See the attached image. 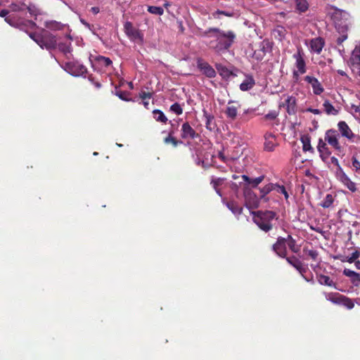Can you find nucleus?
<instances>
[{"label":"nucleus","mask_w":360,"mask_h":360,"mask_svg":"<svg viewBox=\"0 0 360 360\" xmlns=\"http://www.w3.org/2000/svg\"><path fill=\"white\" fill-rule=\"evenodd\" d=\"M124 30L131 41L139 40L143 41V34L133 26L131 22L127 21L124 24Z\"/></svg>","instance_id":"9d476101"},{"label":"nucleus","mask_w":360,"mask_h":360,"mask_svg":"<svg viewBox=\"0 0 360 360\" xmlns=\"http://www.w3.org/2000/svg\"><path fill=\"white\" fill-rule=\"evenodd\" d=\"M333 202H334L333 196L331 194H327L320 205L323 208H328L332 205Z\"/></svg>","instance_id":"4c0bfd02"},{"label":"nucleus","mask_w":360,"mask_h":360,"mask_svg":"<svg viewBox=\"0 0 360 360\" xmlns=\"http://www.w3.org/2000/svg\"><path fill=\"white\" fill-rule=\"evenodd\" d=\"M197 67L206 77L209 78H213L216 76L214 69L207 62H205L201 59L198 60Z\"/></svg>","instance_id":"4468645a"},{"label":"nucleus","mask_w":360,"mask_h":360,"mask_svg":"<svg viewBox=\"0 0 360 360\" xmlns=\"http://www.w3.org/2000/svg\"><path fill=\"white\" fill-rule=\"evenodd\" d=\"M360 252L358 250L354 251L352 253L349 257H347L346 259H342V262H347L350 264L356 262V259L359 257Z\"/></svg>","instance_id":"c03bdc74"},{"label":"nucleus","mask_w":360,"mask_h":360,"mask_svg":"<svg viewBox=\"0 0 360 360\" xmlns=\"http://www.w3.org/2000/svg\"><path fill=\"white\" fill-rule=\"evenodd\" d=\"M226 207L236 215L241 214L243 212V207L235 201H229L226 203Z\"/></svg>","instance_id":"c85d7f7f"},{"label":"nucleus","mask_w":360,"mask_h":360,"mask_svg":"<svg viewBox=\"0 0 360 360\" xmlns=\"http://www.w3.org/2000/svg\"><path fill=\"white\" fill-rule=\"evenodd\" d=\"M218 157L227 165H229L231 162H234L236 160H237V157L225 155L223 152H219Z\"/></svg>","instance_id":"58836bf2"},{"label":"nucleus","mask_w":360,"mask_h":360,"mask_svg":"<svg viewBox=\"0 0 360 360\" xmlns=\"http://www.w3.org/2000/svg\"><path fill=\"white\" fill-rule=\"evenodd\" d=\"M216 68L218 70L219 75L223 78L228 79L231 75H233V73H232V72L231 70H229L226 67H225V66H224V65H222L221 64L216 65Z\"/></svg>","instance_id":"7c9ffc66"},{"label":"nucleus","mask_w":360,"mask_h":360,"mask_svg":"<svg viewBox=\"0 0 360 360\" xmlns=\"http://www.w3.org/2000/svg\"><path fill=\"white\" fill-rule=\"evenodd\" d=\"M338 178L340 181L352 193L357 191L356 183L353 182L349 179V177L342 171V169H340V171L338 173Z\"/></svg>","instance_id":"ddd939ff"},{"label":"nucleus","mask_w":360,"mask_h":360,"mask_svg":"<svg viewBox=\"0 0 360 360\" xmlns=\"http://www.w3.org/2000/svg\"><path fill=\"white\" fill-rule=\"evenodd\" d=\"M212 15L214 18H218L219 15H224L227 17H232L233 16L234 13L232 11L217 10Z\"/></svg>","instance_id":"09e8293b"},{"label":"nucleus","mask_w":360,"mask_h":360,"mask_svg":"<svg viewBox=\"0 0 360 360\" xmlns=\"http://www.w3.org/2000/svg\"><path fill=\"white\" fill-rule=\"evenodd\" d=\"M305 176L309 177L310 179L314 178L316 179V176L311 173V172L309 169H307L304 172Z\"/></svg>","instance_id":"774afa93"},{"label":"nucleus","mask_w":360,"mask_h":360,"mask_svg":"<svg viewBox=\"0 0 360 360\" xmlns=\"http://www.w3.org/2000/svg\"><path fill=\"white\" fill-rule=\"evenodd\" d=\"M304 81L311 84L314 94L320 95L323 93V88L316 77L307 75L304 77Z\"/></svg>","instance_id":"dca6fc26"},{"label":"nucleus","mask_w":360,"mask_h":360,"mask_svg":"<svg viewBox=\"0 0 360 360\" xmlns=\"http://www.w3.org/2000/svg\"><path fill=\"white\" fill-rule=\"evenodd\" d=\"M255 84L253 77L250 75H245V79L240 84V89L243 91L251 89Z\"/></svg>","instance_id":"412c9836"},{"label":"nucleus","mask_w":360,"mask_h":360,"mask_svg":"<svg viewBox=\"0 0 360 360\" xmlns=\"http://www.w3.org/2000/svg\"><path fill=\"white\" fill-rule=\"evenodd\" d=\"M57 47L66 57H68V55L71 54L72 47L70 41L57 43Z\"/></svg>","instance_id":"c756f323"},{"label":"nucleus","mask_w":360,"mask_h":360,"mask_svg":"<svg viewBox=\"0 0 360 360\" xmlns=\"http://www.w3.org/2000/svg\"><path fill=\"white\" fill-rule=\"evenodd\" d=\"M170 110L173 112H182V108L178 103H175L171 105Z\"/></svg>","instance_id":"5fc2aeb1"},{"label":"nucleus","mask_w":360,"mask_h":360,"mask_svg":"<svg viewBox=\"0 0 360 360\" xmlns=\"http://www.w3.org/2000/svg\"><path fill=\"white\" fill-rule=\"evenodd\" d=\"M113 93L117 96H118L120 99H122L123 101H128L127 96H128L129 94L127 91H122L116 87L115 89V91H113Z\"/></svg>","instance_id":"49530a36"},{"label":"nucleus","mask_w":360,"mask_h":360,"mask_svg":"<svg viewBox=\"0 0 360 360\" xmlns=\"http://www.w3.org/2000/svg\"><path fill=\"white\" fill-rule=\"evenodd\" d=\"M197 34L203 38H214L209 42L210 47L217 53L228 51L233 44L236 34L231 30L224 31L217 27H210L207 30L199 28Z\"/></svg>","instance_id":"f257e3e1"},{"label":"nucleus","mask_w":360,"mask_h":360,"mask_svg":"<svg viewBox=\"0 0 360 360\" xmlns=\"http://www.w3.org/2000/svg\"><path fill=\"white\" fill-rule=\"evenodd\" d=\"M63 69L75 77H85L87 73V68L78 61H69L65 63Z\"/></svg>","instance_id":"39448f33"},{"label":"nucleus","mask_w":360,"mask_h":360,"mask_svg":"<svg viewBox=\"0 0 360 360\" xmlns=\"http://www.w3.org/2000/svg\"><path fill=\"white\" fill-rule=\"evenodd\" d=\"M259 50H255L252 54V57L257 60H262L266 52V49L270 48V43L269 41H263L259 46Z\"/></svg>","instance_id":"f3484780"},{"label":"nucleus","mask_w":360,"mask_h":360,"mask_svg":"<svg viewBox=\"0 0 360 360\" xmlns=\"http://www.w3.org/2000/svg\"><path fill=\"white\" fill-rule=\"evenodd\" d=\"M274 32L277 33L280 37V39H282L285 36V30L282 26H278L276 29L274 30Z\"/></svg>","instance_id":"864d4df0"},{"label":"nucleus","mask_w":360,"mask_h":360,"mask_svg":"<svg viewBox=\"0 0 360 360\" xmlns=\"http://www.w3.org/2000/svg\"><path fill=\"white\" fill-rule=\"evenodd\" d=\"M9 13V11L6 9H3L0 11V17L6 18L8 16V14Z\"/></svg>","instance_id":"e2e57ef3"},{"label":"nucleus","mask_w":360,"mask_h":360,"mask_svg":"<svg viewBox=\"0 0 360 360\" xmlns=\"http://www.w3.org/2000/svg\"><path fill=\"white\" fill-rule=\"evenodd\" d=\"M338 32L340 33V36L337 39L338 44L340 45L345 40L347 39V26L344 25L342 27H336Z\"/></svg>","instance_id":"2f4dec72"},{"label":"nucleus","mask_w":360,"mask_h":360,"mask_svg":"<svg viewBox=\"0 0 360 360\" xmlns=\"http://www.w3.org/2000/svg\"><path fill=\"white\" fill-rule=\"evenodd\" d=\"M325 110L326 112H331L332 110H334L333 106L329 103L328 101L324 103Z\"/></svg>","instance_id":"13d9d810"},{"label":"nucleus","mask_w":360,"mask_h":360,"mask_svg":"<svg viewBox=\"0 0 360 360\" xmlns=\"http://www.w3.org/2000/svg\"><path fill=\"white\" fill-rule=\"evenodd\" d=\"M307 255L314 261L317 259V257L319 256L318 252L314 250H309L307 252Z\"/></svg>","instance_id":"6e6d98bb"},{"label":"nucleus","mask_w":360,"mask_h":360,"mask_svg":"<svg viewBox=\"0 0 360 360\" xmlns=\"http://www.w3.org/2000/svg\"><path fill=\"white\" fill-rule=\"evenodd\" d=\"M5 21L12 27H18L20 26L18 18L15 15H9L5 18Z\"/></svg>","instance_id":"ea45409f"},{"label":"nucleus","mask_w":360,"mask_h":360,"mask_svg":"<svg viewBox=\"0 0 360 360\" xmlns=\"http://www.w3.org/2000/svg\"><path fill=\"white\" fill-rule=\"evenodd\" d=\"M338 130L342 136L355 143L360 141V136L354 134L345 122L340 121L338 123Z\"/></svg>","instance_id":"1a4fd4ad"},{"label":"nucleus","mask_w":360,"mask_h":360,"mask_svg":"<svg viewBox=\"0 0 360 360\" xmlns=\"http://www.w3.org/2000/svg\"><path fill=\"white\" fill-rule=\"evenodd\" d=\"M352 166L355 167L356 171H359L360 169V162L354 156L352 157Z\"/></svg>","instance_id":"4d7b16f0"},{"label":"nucleus","mask_w":360,"mask_h":360,"mask_svg":"<svg viewBox=\"0 0 360 360\" xmlns=\"http://www.w3.org/2000/svg\"><path fill=\"white\" fill-rule=\"evenodd\" d=\"M253 221L263 231L267 233L273 229L272 221L276 217V212L273 211H257L252 212Z\"/></svg>","instance_id":"7ed1b4c3"},{"label":"nucleus","mask_w":360,"mask_h":360,"mask_svg":"<svg viewBox=\"0 0 360 360\" xmlns=\"http://www.w3.org/2000/svg\"><path fill=\"white\" fill-rule=\"evenodd\" d=\"M245 205L248 208H256L258 207L259 200L256 194L249 188L245 187L243 189Z\"/></svg>","instance_id":"9b49d317"},{"label":"nucleus","mask_w":360,"mask_h":360,"mask_svg":"<svg viewBox=\"0 0 360 360\" xmlns=\"http://www.w3.org/2000/svg\"><path fill=\"white\" fill-rule=\"evenodd\" d=\"M326 299L338 305H342L348 309H352L354 304L352 299L338 292H326Z\"/></svg>","instance_id":"20e7f679"},{"label":"nucleus","mask_w":360,"mask_h":360,"mask_svg":"<svg viewBox=\"0 0 360 360\" xmlns=\"http://www.w3.org/2000/svg\"><path fill=\"white\" fill-rule=\"evenodd\" d=\"M277 114H266L264 119V120H274L276 118Z\"/></svg>","instance_id":"bf43d9fd"},{"label":"nucleus","mask_w":360,"mask_h":360,"mask_svg":"<svg viewBox=\"0 0 360 360\" xmlns=\"http://www.w3.org/2000/svg\"><path fill=\"white\" fill-rule=\"evenodd\" d=\"M28 34H29L30 37L39 45V43L41 41L40 39H41V33L29 32Z\"/></svg>","instance_id":"3c124183"},{"label":"nucleus","mask_w":360,"mask_h":360,"mask_svg":"<svg viewBox=\"0 0 360 360\" xmlns=\"http://www.w3.org/2000/svg\"><path fill=\"white\" fill-rule=\"evenodd\" d=\"M343 274L350 278L351 283L356 287L360 286V274L349 269H345Z\"/></svg>","instance_id":"a211bd4d"},{"label":"nucleus","mask_w":360,"mask_h":360,"mask_svg":"<svg viewBox=\"0 0 360 360\" xmlns=\"http://www.w3.org/2000/svg\"><path fill=\"white\" fill-rule=\"evenodd\" d=\"M9 12H20L24 11L26 5L24 3H12L9 5Z\"/></svg>","instance_id":"c9c22d12"},{"label":"nucleus","mask_w":360,"mask_h":360,"mask_svg":"<svg viewBox=\"0 0 360 360\" xmlns=\"http://www.w3.org/2000/svg\"><path fill=\"white\" fill-rule=\"evenodd\" d=\"M89 81H91L94 85L97 88V89H99L101 86V84L100 82H94V78L91 77V76L89 77Z\"/></svg>","instance_id":"0e129e2a"},{"label":"nucleus","mask_w":360,"mask_h":360,"mask_svg":"<svg viewBox=\"0 0 360 360\" xmlns=\"http://www.w3.org/2000/svg\"><path fill=\"white\" fill-rule=\"evenodd\" d=\"M164 142L166 144H172L174 147H176L179 144H181L182 141H178L176 138L172 136L171 134L165 138Z\"/></svg>","instance_id":"a19ab883"},{"label":"nucleus","mask_w":360,"mask_h":360,"mask_svg":"<svg viewBox=\"0 0 360 360\" xmlns=\"http://www.w3.org/2000/svg\"><path fill=\"white\" fill-rule=\"evenodd\" d=\"M148 11L152 14L162 15L164 13V10L160 6H150L148 7Z\"/></svg>","instance_id":"79ce46f5"},{"label":"nucleus","mask_w":360,"mask_h":360,"mask_svg":"<svg viewBox=\"0 0 360 360\" xmlns=\"http://www.w3.org/2000/svg\"><path fill=\"white\" fill-rule=\"evenodd\" d=\"M293 58L295 59V66L300 74L303 75L306 72V63L303 57V52L298 50L296 53L293 55Z\"/></svg>","instance_id":"2eb2a0df"},{"label":"nucleus","mask_w":360,"mask_h":360,"mask_svg":"<svg viewBox=\"0 0 360 360\" xmlns=\"http://www.w3.org/2000/svg\"><path fill=\"white\" fill-rule=\"evenodd\" d=\"M331 162H332L333 165H336L337 167H338L340 168V169H342L340 168V166L339 161H338V158H336L335 157H332V158H331Z\"/></svg>","instance_id":"680f3d73"},{"label":"nucleus","mask_w":360,"mask_h":360,"mask_svg":"<svg viewBox=\"0 0 360 360\" xmlns=\"http://www.w3.org/2000/svg\"><path fill=\"white\" fill-rule=\"evenodd\" d=\"M340 134L335 129H329L326 132L324 140L338 152L342 150V147L339 143Z\"/></svg>","instance_id":"6e6552de"},{"label":"nucleus","mask_w":360,"mask_h":360,"mask_svg":"<svg viewBox=\"0 0 360 360\" xmlns=\"http://www.w3.org/2000/svg\"><path fill=\"white\" fill-rule=\"evenodd\" d=\"M31 15L37 16L40 14L39 10L33 5H30L25 7Z\"/></svg>","instance_id":"8fccbe9b"},{"label":"nucleus","mask_w":360,"mask_h":360,"mask_svg":"<svg viewBox=\"0 0 360 360\" xmlns=\"http://www.w3.org/2000/svg\"><path fill=\"white\" fill-rule=\"evenodd\" d=\"M182 138L193 139L196 134L193 129L188 124V123H184L182 125Z\"/></svg>","instance_id":"bb28decb"},{"label":"nucleus","mask_w":360,"mask_h":360,"mask_svg":"<svg viewBox=\"0 0 360 360\" xmlns=\"http://www.w3.org/2000/svg\"><path fill=\"white\" fill-rule=\"evenodd\" d=\"M296 8L300 13H304L309 8L308 2L306 0H295Z\"/></svg>","instance_id":"f704fd0d"},{"label":"nucleus","mask_w":360,"mask_h":360,"mask_svg":"<svg viewBox=\"0 0 360 360\" xmlns=\"http://www.w3.org/2000/svg\"><path fill=\"white\" fill-rule=\"evenodd\" d=\"M241 178L245 181L248 185H250L253 188L257 187V186L262 182L264 179V176L262 175L255 179H251L248 176L245 174H243Z\"/></svg>","instance_id":"a878e982"},{"label":"nucleus","mask_w":360,"mask_h":360,"mask_svg":"<svg viewBox=\"0 0 360 360\" xmlns=\"http://www.w3.org/2000/svg\"><path fill=\"white\" fill-rule=\"evenodd\" d=\"M284 259L287 261V262L295 268L297 270L299 269V267L302 264V262L297 258L295 256L292 255L291 257H286Z\"/></svg>","instance_id":"473e14b6"},{"label":"nucleus","mask_w":360,"mask_h":360,"mask_svg":"<svg viewBox=\"0 0 360 360\" xmlns=\"http://www.w3.org/2000/svg\"><path fill=\"white\" fill-rule=\"evenodd\" d=\"M349 65L353 74L360 77V44L352 51Z\"/></svg>","instance_id":"0eeeda50"},{"label":"nucleus","mask_w":360,"mask_h":360,"mask_svg":"<svg viewBox=\"0 0 360 360\" xmlns=\"http://www.w3.org/2000/svg\"><path fill=\"white\" fill-rule=\"evenodd\" d=\"M96 61L100 65L104 68H107L112 65V60L109 58H106L102 56H99L96 58Z\"/></svg>","instance_id":"e433bc0d"},{"label":"nucleus","mask_w":360,"mask_h":360,"mask_svg":"<svg viewBox=\"0 0 360 360\" xmlns=\"http://www.w3.org/2000/svg\"><path fill=\"white\" fill-rule=\"evenodd\" d=\"M324 46V41L321 37H317L315 39H312L310 41V48L311 51L320 53L323 49Z\"/></svg>","instance_id":"aec40b11"},{"label":"nucleus","mask_w":360,"mask_h":360,"mask_svg":"<svg viewBox=\"0 0 360 360\" xmlns=\"http://www.w3.org/2000/svg\"><path fill=\"white\" fill-rule=\"evenodd\" d=\"M317 280L321 285L338 288L336 283L328 276L320 274L317 276Z\"/></svg>","instance_id":"393cba45"},{"label":"nucleus","mask_w":360,"mask_h":360,"mask_svg":"<svg viewBox=\"0 0 360 360\" xmlns=\"http://www.w3.org/2000/svg\"><path fill=\"white\" fill-rule=\"evenodd\" d=\"M283 106L285 108L287 112H294L296 109V98L291 96H288L283 103Z\"/></svg>","instance_id":"b1692460"},{"label":"nucleus","mask_w":360,"mask_h":360,"mask_svg":"<svg viewBox=\"0 0 360 360\" xmlns=\"http://www.w3.org/2000/svg\"><path fill=\"white\" fill-rule=\"evenodd\" d=\"M202 117L205 121L206 127L210 131L218 129V124L213 114H203Z\"/></svg>","instance_id":"6ab92c4d"},{"label":"nucleus","mask_w":360,"mask_h":360,"mask_svg":"<svg viewBox=\"0 0 360 360\" xmlns=\"http://www.w3.org/2000/svg\"><path fill=\"white\" fill-rule=\"evenodd\" d=\"M45 26L51 30H58L62 27V25L56 21L46 22Z\"/></svg>","instance_id":"a18cd8bd"},{"label":"nucleus","mask_w":360,"mask_h":360,"mask_svg":"<svg viewBox=\"0 0 360 360\" xmlns=\"http://www.w3.org/2000/svg\"><path fill=\"white\" fill-rule=\"evenodd\" d=\"M91 11L94 14L96 15L100 12V8L97 6H94L91 8Z\"/></svg>","instance_id":"338daca9"},{"label":"nucleus","mask_w":360,"mask_h":360,"mask_svg":"<svg viewBox=\"0 0 360 360\" xmlns=\"http://www.w3.org/2000/svg\"><path fill=\"white\" fill-rule=\"evenodd\" d=\"M156 120L165 123L167 121V118L165 114H159V116L156 118Z\"/></svg>","instance_id":"052dcab7"},{"label":"nucleus","mask_w":360,"mask_h":360,"mask_svg":"<svg viewBox=\"0 0 360 360\" xmlns=\"http://www.w3.org/2000/svg\"><path fill=\"white\" fill-rule=\"evenodd\" d=\"M274 191H276L278 193L283 194L285 198V199L288 198L289 195H288V193L286 191V189H285L284 186H280L278 184H274Z\"/></svg>","instance_id":"de8ad7c7"},{"label":"nucleus","mask_w":360,"mask_h":360,"mask_svg":"<svg viewBox=\"0 0 360 360\" xmlns=\"http://www.w3.org/2000/svg\"><path fill=\"white\" fill-rule=\"evenodd\" d=\"M225 180H226L225 178H221V177H219V178L212 177L211 179V182H210L211 185L212 186V187L214 189V191H216V193L220 197L222 196V193H221V190L219 188V186H221L224 184V182L225 181Z\"/></svg>","instance_id":"cd10ccee"},{"label":"nucleus","mask_w":360,"mask_h":360,"mask_svg":"<svg viewBox=\"0 0 360 360\" xmlns=\"http://www.w3.org/2000/svg\"><path fill=\"white\" fill-rule=\"evenodd\" d=\"M264 150L268 152H272L279 145L277 136L272 133H266L264 134Z\"/></svg>","instance_id":"f8f14e48"},{"label":"nucleus","mask_w":360,"mask_h":360,"mask_svg":"<svg viewBox=\"0 0 360 360\" xmlns=\"http://www.w3.org/2000/svg\"><path fill=\"white\" fill-rule=\"evenodd\" d=\"M287 247L294 253H297L300 250L296 240L290 234H288L285 238L278 236L276 243L272 245L271 249L278 257L285 258L288 256Z\"/></svg>","instance_id":"f03ea898"},{"label":"nucleus","mask_w":360,"mask_h":360,"mask_svg":"<svg viewBox=\"0 0 360 360\" xmlns=\"http://www.w3.org/2000/svg\"><path fill=\"white\" fill-rule=\"evenodd\" d=\"M317 149L323 160L327 159L331 153L326 146V142L325 141H323L322 139H319Z\"/></svg>","instance_id":"4be33fe9"},{"label":"nucleus","mask_w":360,"mask_h":360,"mask_svg":"<svg viewBox=\"0 0 360 360\" xmlns=\"http://www.w3.org/2000/svg\"><path fill=\"white\" fill-rule=\"evenodd\" d=\"M307 266H304L303 264L299 267V269H297V271L301 274V276L304 278V280L309 282L310 281V279L304 276V274L307 271Z\"/></svg>","instance_id":"603ef678"},{"label":"nucleus","mask_w":360,"mask_h":360,"mask_svg":"<svg viewBox=\"0 0 360 360\" xmlns=\"http://www.w3.org/2000/svg\"><path fill=\"white\" fill-rule=\"evenodd\" d=\"M40 39L41 41L39 43V46L41 49L51 51L57 48V39L56 36L50 32L43 30Z\"/></svg>","instance_id":"423d86ee"},{"label":"nucleus","mask_w":360,"mask_h":360,"mask_svg":"<svg viewBox=\"0 0 360 360\" xmlns=\"http://www.w3.org/2000/svg\"><path fill=\"white\" fill-rule=\"evenodd\" d=\"M300 141L302 143V150L304 152L314 153V148L311 145V137L309 134H302L300 136Z\"/></svg>","instance_id":"5701e85b"},{"label":"nucleus","mask_w":360,"mask_h":360,"mask_svg":"<svg viewBox=\"0 0 360 360\" xmlns=\"http://www.w3.org/2000/svg\"><path fill=\"white\" fill-rule=\"evenodd\" d=\"M274 184H268L263 188H260L261 197L263 198L269 194L271 191H274Z\"/></svg>","instance_id":"37998d69"},{"label":"nucleus","mask_w":360,"mask_h":360,"mask_svg":"<svg viewBox=\"0 0 360 360\" xmlns=\"http://www.w3.org/2000/svg\"><path fill=\"white\" fill-rule=\"evenodd\" d=\"M80 22L82 25H84L86 28L91 29V25L87 22L84 19L80 18Z\"/></svg>","instance_id":"69168bd1"},{"label":"nucleus","mask_w":360,"mask_h":360,"mask_svg":"<svg viewBox=\"0 0 360 360\" xmlns=\"http://www.w3.org/2000/svg\"><path fill=\"white\" fill-rule=\"evenodd\" d=\"M151 96L152 94L149 92L143 91L140 94L141 103L146 107V109H148V106L150 104Z\"/></svg>","instance_id":"72a5a7b5"}]
</instances>
